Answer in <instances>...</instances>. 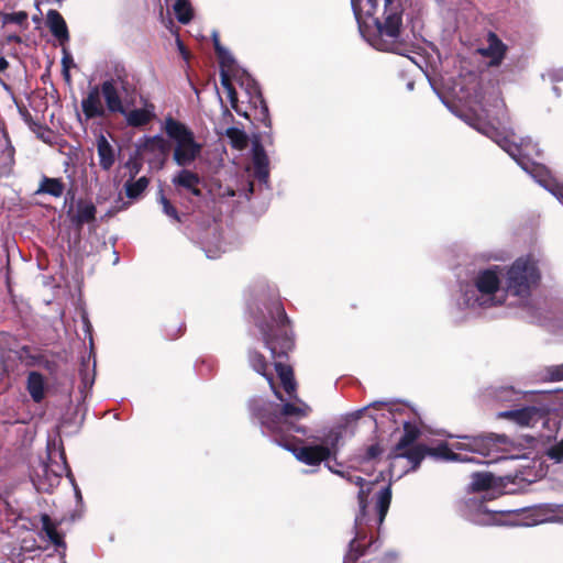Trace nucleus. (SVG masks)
Here are the masks:
<instances>
[{
  "label": "nucleus",
  "instance_id": "12",
  "mask_svg": "<svg viewBox=\"0 0 563 563\" xmlns=\"http://www.w3.org/2000/svg\"><path fill=\"white\" fill-rule=\"evenodd\" d=\"M468 518L472 522L479 526H500L504 523V512L499 510H490L486 507L485 501H471Z\"/></svg>",
  "mask_w": 563,
  "mask_h": 563
},
{
  "label": "nucleus",
  "instance_id": "59",
  "mask_svg": "<svg viewBox=\"0 0 563 563\" xmlns=\"http://www.w3.org/2000/svg\"><path fill=\"white\" fill-rule=\"evenodd\" d=\"M139 173V168L135 169L134 174L132 175V178L135 176V174Z\"/></svg>",
  "mask_w": 563,
  "mask_h": 563
},
{
  "label": "nucleus",
  "instance_id": "38",
  "mask_svg": "<svg viewBox=\"0 0 563 563\" xmlns=\"http://www.w3.org/2000/svg\"><path fill=\"white\" fill-rule=\"evenodd\" d=\"M186 330L185 323L179 318H170L165 321L163 332L167 340H176L184 334Z\"/></svg>",
  "mask_w": 563,
  "mask_h": 563
},
{
  "label": "nucleus",
  "instance_id": "35",
  "mask_svg": "<svg viewBox=\"0 0 563 563\" xmlns=\"http://www.w3.org/2000/svg\"><path fill=\"white\" fill-rule=\"evenodd\" d=\"M420 430L418 427L409 421L404 423V434L399 439V441L395 444L393 450L401 451L413 444V442L419 438Z\"/></svg>",
  "mask_w": 563,
  "mask_h": 563
},
{
  "label": "nucleus",
  "instance_id": "50",
  "mask_svg": "<svg viewBox=\"0 0 563 563\" xmlns=\"http://www.w3.org/2000/svg\"><path fill=\"white\" fill-rule=\"evenodd\" d=\"M327 466H328L329 471L332 472L333 474H336V475L345 478L349 483L355 485V478L358 477L357 475H352L351 473L344 472V471H334L333 466H331L330 464H327Z\"/></svg>",
  "mask_w": 563,
  "mask_h": 563
},
{
  "label": "nucleus",
  "instance_id": "21",
  "mask_svg": "<svg viewBox=\"0 0 563 563\" xmlns=\"http://www.w3.org/2000/svg\"><path fill=\"white\" fill-rule=\"evenodd\" d=\"M46 25L60 45L69 41V31L63 15L54 9L47 11Z\"/></svg>",
  "mask_w": 563,
  "mask_h": 563
},
{
  "label": "nucleus",
  "instance_id": "23",
  "mask_svg": "<svg viewBox=\"0 0 563 563\" xmlns=\"http://www.w3.org/2000/svg\"><path fill=\"white\" fill-rule=\"evenodd\" d=\"M26 390L34 402H42L45 398L46 390L45 377L43 374L36 371L30 372L26 377Z\"/></svg>",
  "mask_w": 563,
  "mask_h": 563
},
{
  "label": "nucleus",
  "instance_id": "9",
  "mask_svg": "<svg viewBox=\"0 0 563 563\" xmlns=\"http://www.w3.org/2000/svg\"><path fill=\"white\" fill-rule=\"evenodd\" d=\"M464 121L482 134L490 137L494 140L501 148H504L512 158H515L521 166H523V163L520 161V147L512 143L507 137L503 136L501 139H498L500 135L499 131L488 121L481 118L476 113H465L462 117Z\"/></svg>",
  "mask_w": 563,
  "mask_h": 563
},
{
  "label": "nucleus",
  "instance_id": "29",
  "mask_svg": "<svg viewBox=\"0 0 563 563\" xmlns=\"http://www.w3.org/2000/svg\"><path fill=\"white\" fill-rule=\"evenodd\" d=\"M65 190V184L60 178H52L47 176H43L40 180V185L36 195H49L54 198H59L63 196Z\"/></svg>",
  "mask_w": 563,
  "mask_h": 563
},
{
  "label": "nucleus",
  "instance_id": "48",
  "mask_svg": "<svg viewBox=\"0 0 563 563\" xmlns=\"http://www.w3.org/2000/svg\"><path fill=\"white\" fill-rule=\"evenodd\" d=\"M228 98L230 100L232 109L241 117H244L246 119H250L251 115L246 111H242L239 107V100H238V92L235 88L229 89L228 91Z\"/></svg>",
  "mask_w": 563,
  "mask_h": 563
},
{
  "label": "nucleus",
  "instance_id": "57",
  "mask_svg": "<svg viewBox=\"0 0 563 563\" xmlns=\"http://www.w3.org/2000/svg\"><path fill=\"white\" fill-rule=\"evenodd\" d=\"M33 20H34L35 22H40V18H38V16H33Z\"/></svg>",
  "mask_w": 563,
  "mask_h": 563
},
{
  "label": "nucleus",
  "instance_id": "31",
  "mask_svg": "<svg viewBox=\"0 0 563 563\" xmlns=\"http://www.w3.org/2000/svg\"><path fill=\"white\" fill-rule=\"evenodd\" d=\"M429 455L435 459L451 462H468L470 459L462 456L460 453H455L448 443L441 442L435 448H429Z\"/></svg>",
  "mask_w": 563,
  "mask_h": 563
},
{
  "label": "nucleus",
  "instance_id": "2",
  "mask_svg": "<svg viewBox=\"0 0 563 563\" xmlns=\"http://www.w3.org/2000/svg\"><path fill=\"white\" fill-rule=\"evenodd\" d=\"M294 399L296 402L282 405L262 399H252L249 402L251 416L276 443L291 438V433L307 434V428L298 424L297 420L308 417L312 409L298 397Z\"/></svg>",
  "mask_w": 563,
  "mask_h": 563
},
{
  "label": "nucleus",
  "instance_id": "49",
  "mask_svg": "<svg viewBox=\"0 0 563 563\" xmlns=\"http://www.w3.org/2000/svg\"><path fill=\"white\" fill-rule=\"evenodd\" d=\"M547 455L556 463L563 462V439L559 443L552 445L548 450Z\"/></svg>",
  "mask_w": 563,
  "mask_h": 563
},
{
  "label": "nucleus",
  "instance_id": "7",
  "mask_svg": "<svg viewBox=\"0 0 563 563\" xmlns=\"http://www.w3.org/2000/svg\"><path fill=\"white\" fill-rule=\"evenodd\" d=\"M277 444L291 452L299 462L309 466H318L322 462L330 461L329 451L320 443L305 445L302 440L291 437Z\"/></svg>",
  "mask_w": 563,
  "mask_h": 563
},
{
  "label": "nucleus",
  "instance_id": "24",
  "mask_svg": "<svg viewBox=\"0 0 563 563\" xmlns=\"http://www.w3.org/2000/svg\"><path fill=\"white\" fill-rule=\"evenodd\" d=\"M274 366L284 390L290 398H297V382L295 379L292 367L282 362H275Z\"/></svg>",
  "mask_w": 563,
  "mask_h": 563
},
{
  "label": "nucleus",
  "instance_id": "32",
  "mask_svg": "<svg viewBox=\"0 0 563 563\" xmlns=\"http://www.w3.org/2000/svg\"><path fill=\"white\" fill-rule=\"evenodd\" d=\"M391 503V488L387 485L376 494L377 522L382 525Z\"/></svg>",
  "mask_w": 563,
  "mask_h": 563
},
{
  "label": "nucleus",
  "instance_id": "27",
  "mask_svg": "<svg viewBox=\"0 0 563 563\" xmlns=\"http://www.w3.org/2000/svg\"><path fill=\"white\" fill-rule=\"evenodd\" d=\"M97 152L99 165L103 170H109L115 162L114 150L103 134L97 137Z\"/></svg>",
  "mask_w": 563,
  "mask_h": 563
},
{
  "label": "nucleus",
  "instance_id": "19",
  "mask_svg": "<svg viewBox=\"0 0 563 563\" xmlns=\"http://www.w3.org/2000/svg\"><path fill=\"white\" fill-rule=\"evenodd\" d=\"M100 91L106 101V110L110 113L125 114V108L122 103L121 92L114 81L104 80L100 86Z\"/></svg>",
  "mask_w": 563,
  "mask_h": 563
},
{
  "label": "nucleus",
  "instance_id": "36",
  "mask_svg": "<svg viewBox=\"0 0 563 563\" xmlns=\"http://www.w3.org/2000/svg\"><path fill=\"white\" fill-rule=\"evenodd\" d=\"M19 112L22 115L24 122L31 129V131L34 132L37 135V137L41 139L42 141L48 142L45 134H51L52 130L48 126L43 125L40 122L35 121L33 119L32 114L30 113V111L24 106L19 107Z\"/></svg>",
  "mask_w": 563,
  "mask_h": 563
},
{
  "label": "nucleus",
  "instance_id": "52",
  "mask_svg": "<svg viewBox=\"0 0 563 563\" xmlns=\"http://www.w3.org/2000/svg\"><path fill=\"white\" fill-rule=\"evenodd\" d=\"M69 70H70L69 68H62V74H63L64 80L68 85L71 84V76H70Z\"/></svg>",
  "mask_w": 563,
  "mask_h": 563
},
{
  "label": "nucleus",
  "instance_id": "55",
  "mask_svg": "<svg viewBox=\"0 0 563 563\" xmlns=\"http://www.w3.org/2000/svg\"><path fill=\"white\" fill-rule=\"evenodd\" d=\"M178 45H179L181 54L184 55L185 58H187V53H185V49H184V46H183L181 42H178Z\"/></svg>",
  "mask_w": 563,
  "mask_h": 563
},
{
  "label": "nucleus",
  "instance_id": "33",
  "mask_svg": "<svg viewBox=\"0 0 563 563\" xmlns=\"http://www.w3.org/2000/svg\"><path fill=\"white\" fill-rule=\"evenodd\" d=\"M41 523H42V530L45 532L49 541L56 547V548H65L66 543L64 541V538L60 533H58L56 529V525L52 521L51 517L47 514L41 515Z\"/></svg>",
  "mask_w": 563,
  "mask_h": 563
},
{
  "label": "nucleus",
  "instance_id": "1",
  "mask_svg": "<svg viewBox=\"0 0 563 563\" xmlns=\"http://www.w3.org/2000/svg\"><path fill=\"white\" fill-rule=\"evenodd\" d=\"M360 33L376 49L404 54L401 0H384L382 18L375 16L377 0H351Z\"/></svg>",
  "mask_w": 563,
  "mask_h": 563
},
{
  "label": "nucleus",
  "instance_id": "56",
  "mask_svg": "<svg viewBox=\"0 0 563 563\" xmlns=\"http://www.w3.org/2000/svg\"><path fill=\"white\" fill-rule=\"evenodd\" d=\"M224 113L228 114L231 119H233V115L228 108H225Z\"/></svg>",
  "mask_w": 563,
  "mask_h": 563
},
{
  "label": "nucleus",
  "instance_id": "34",
  "mask_svg": "<svg viewBox=\"0 0 563 563\" xmlns=\"http://www.w3.org/2000/svg\"><path fill=\"white\" fill-rule=\"evenodd\" d=\"M143 152L158 153L161 155H167L169 152L168 142L161 135L146 136L144 143L140 146Z\"/></svg>",
  "mask_w": 563,
  "mask_h": 563
},
{
  "label": "nucleus",
  "instance_id": "18",
  "mask_svg": "<svg viewBox=\"0 0 563 563\" xmlns=\"http://www.w3.org/2000/svg\"><path fill=\"white\" fill-rule=\"evenodd\" d=\"M247 358H249V363H250L251 367L256 373H258L260 375H262L263 377L266 378L271 388L274 391L275 397L277 399H279L280 401H284L283 394L276 388L273 374L267 372L268 362L266 361V357L257 350H250L247 352Z\"/></svg>",
  "mask_w": 563,
  "mask_h": 563
},
{
  "label": "nucleus",
  "instance_id": "30",
  "mask_svg": "<svg viewBox=\"0 0 563 563\" xmlns=\"http://www.w3.org/2000/svg\"><path fill=\"white\" fill-rule=\"evenodd\" d=\"M384 453V448L376 441L358 451L355 461L358 464H367L378 462Z\"/></svg>",
  "mask_w": 563,
  "mask_h": 563
},
{
  "label": "nucleus",
  "instance_id": "13",
  "mask_svg": "<svg viewBox=\"0 0 563 563\" xmlns=\"http://www.w3.org/2000/svg\"><path fill=\"white\" fill-rule=\"evenodd\" d=\"M486 41L487 46L478 48L477 53L485 58H489V67H499L506 57L508 46L493 31L488 32Z\"/></svg>",
  "mask_w": 563,
  "mask_h": 563
},
{
  "label": "nucleus",
  "instance_id": "47",
  "mask_svg": "<svg viewBox=\"0 0 563 563\" xmlns=\"http://www.w3.org/2000/svg\"><path fill=\"white\" fill-rule=\"evenodd\" d=\"M545 379L549 382L563 380V364L545 367Z\"/></svg>",
  "mask_w": 563,
  "mask_h": 563
},
{
  "label": "nucleus",
  "instance_id": "41",
  "mask_svg": "<svg viewBox=\"0 0 563 563\" xmlns=\"http://www.w3.org/2000/svg\"><path fill=\"white\" fill-rule=\"evenodd\" d=\"M225 135L230 140V143L233 148L235 150H244L247 146V135L243 130H240L238 128H228L225 131Z\"/></svg>",
  "mask_w": 563,
  "mask_h": 563
},
{
  "label": "nucleus",
  "instance_id": "42",
  "mask_svg": "<svg viewBox=\"0 0 563 563\" xmlns=\"http://www.w3.org/2000/svg\"><path fill=\"white\" fill-rule=\"evenodd\" d=\"M494 476L490 473H474L472 475L471 487L474 492H484L493 486Z\"/></svg>",
  "mask_w": 563,
  "mask_h": 563
},
{
  "label": "nucleus",
  "instance_id": "43",
  "mask_svg": "<svg viewBox=\"0 0 563 563\" xmlns=\"http://www.w3.org/2000/svg\"><path fill=\"white\" fill-rule=\"evenodd\" d=\"M27 18L29 15L25 11H18L12 13L0 12V22L2 23V25L15 23L26 29L29 26Z\"/></svg>",
  "mask_w": 563,
  "mask_h": 563
},
{
  "label": "nucleus",
  "instance_id": "26",
  "mask_svg": "<svg viewBox=\"0 0 563 563\" xmlns=\"http://www.w3.org/2000/svg\"><path fill=\"white\" fill-rule=\"evenodd\" d=\"M343 439V429L338 426L329 430L321 439L320 445L329 451V459L336 462L340 444Z\"/></svg>",
  "mask_w": 563,
  "mask_h": 563
},
{
  "label": "nucleus",
  "instance_id": "58",
  "mask_svg": "<svg viewBox=\"0 0 563 563\" xmlns=\"http://www.w3.org/2000/svg\"><path fill=\"white\" fill-rule=\"evenodd\" d=\"M351 308H352V309H356V308H357V305H356V303H352V305H351Z\"/></svg>",
  "mask_w": 563,
  "mask_h": 563
},
{
  "label": "nucleus",
  "instance_id": "46",
  "mask_svg": "<svg viewBox=\"0 0 563 563\" xmlns=\"http://www.w3.org/2000/svg\"><path fill=\"white\" fill-rule=\"evenodd\" d=\"M109 81H114L115 85L119 87V91L122 95L131 96L134 93L135 88L134 86L129 81L126 75H117L115 78L108 79Z\"/></svg>",
  "mask_w": 563,
  "mask_h": 563
},
{
  "label": "nucleus",
  "instance_id": "51",
  "mask_svg": "<svg viewBox=\"0 0 563 563\" xmlns=\"http://www.w3.org/2000/svg\"><path fill=\"white\" fill-rule=\"evenodd\" d=\"M63 58H62V68H69L70 67H74L75 64H74V59H73V56L67 52L66 48L63 49Z\"/></svg>",
  "mask_w": 563,
  "mask_h": 563
},
{
  "label": "nucleus",
  "instance_id": "22",
  "mask_svg": "<svg viewBox=\"0 0 563 563\" xmlns=\"http://www.w3.org/2000/svg\"><path fill=\"white\" fill-rule=\"evenodd\" d=\"M76 207V213L71 217V222L77 229L96 221L97 208L91 201L79 199Z\"/></svg>",
  "mask_w": 563,
  "mask_h": 563
},
{
  "label": "nucleus",
  "instance_id": "28",
  "mask_svg": "<svg viewBox=\"0 0 563 563\" xmlns=\"http://www.w3.org/2000/svg\"><path fill=\"white\" fill-rule=\"evenodd\" d=\"M253 164L255 176L260 180H266L269 175V162L263 145L260 143H255L253 147Z\"/></svg>",
  "mask_w": 563,
  "mask_h": 563
},
{
  "label": "nucleus",
  "instance_id": "5",
  "mask_svg": "<svg viewBox=\"0 0 563 563\" xmlns=\"http://www.w3.org/2000/svg\"><path fill=\"white\" fill-rule=\"evenodd\" d=\"M166 134L176 142L174 161L178 166L190 165L201 153V144L197 143L192 131L184 123L167 118L165 120Z\"/></svg>",
  "mask_w": 563,
  "mask_h": 563
},
{
  "label": "nucleus",
  "instance_id": "20",
  "mask_svg": "<svg viewBox=\"0 0 563 563\" xmlns=\"http://www.w3.org/2000/svg\"><path fill=\"white\" fill-rule=\"evenodd\" d=\"M427 455H429V446L424 444H417L401 451L391 450L388 453L387 459L390 461L396 459H407L411 465L410 470L416 471Z\"/></svg>",
  "mask_w": 563,
  "mask_h": 563
},
{
  "label": "nucleus",
  "instance_id": "11",
  "mask_svg": "<svg viewBox=\"0 0 563 563\" xmlns=\"http://www.w3.org/2000/svg\"><path fill=\"white\" fill-rule=\"evenodd\" d=\"M18 358L27 367L41 366L48 374L55 375L58 371V363L49 360L45 353L30 345H23L16 352Z\"/></svg>",
  "mask_w": 563,
  "mask_h": 563
},
{
  "label": "nucleus",
  "instance_id": "44",
  "mask_svg": "<svg viewBox=\"0 0 563 563\" xmlns=\"http://www.w3.org/2000/svg\"><path fill=\"white\" fill-rule=\"evenodd\" d=\"M157 201L163 208V212L169 217L170 219L175 220L176 222H181V219L179 217V213L176 209V207L170 202V200L165 196L164 190L159 189L157 194Z\"/></svg>",
  "mask_w": 563,
  "mask_h": 563
},
{
  "label": "nucleus",
  "instance_id": "53",
  "mask_svg": "<svg viewBox=\"0 0 563 563\" xmlns=\"http://www.w3.org/2000/svg\"><path fill=\"white\" fill-rule=\"evenodd\" d=\"M9 67V62L4 57H0V74Z\"/></svg>",
  "mask_w": 563,
  "mask_h": 563
},
{
  "label": "nucleus",
  "instance_id": "17",
  "mask_svg": "<svg viewBox=\"0 0 563 563\" xmlns=\"http://www.w3.org/2000/svg\"><path fill=\"white\" fill-rule=\"evenodd\" d=\"M355 485L360 487L357 493V500L360 506V512L355 517V529L356 531H361L363 523L367 522V504L368 497L373 492V488L376 486L375 482H366L363 477L355 478Z\"/></svg>",
  "mask_w": 563,
  "mask_h": 563
},
{
  "label": "nucleus",
  "instance_id": "16",
  "mask_svg": "<svg viewBox=\"0 0 563 563\" xmlns=\"http://www.w3.org/2000/svg\"><path fill=\"white\" fill-rule=\"evenodd\" d=\"M542 410L534 406L501 411L497 415L498 418L515 421L522 427L534 426L540 419H542Z\"/></svg>",
  "mask_w": 563,
  "mask_h": 563
},
{
  "label": "nucleus",
  "instance_id": "25",
  "mask_svg": "<svg viewBox=\"0 0 563 563\" xmlns=\"http://www.w3.org/2000/svg\"><path fill=\"white\" fill-rule=\"evenodd\" d=\"M154 104H146L145 108L142 109H133L129 112L125 111L126 123L132 128H142L147 125L154 118Z\"/></svg>",
  "mask_w": 563,
  "mask_h": 563
},
{
  "label": "nucleus",
  "instance_id": "6",
  "mask_svg": "<svg viewBox=\"0 0 563 563\" xmlns=\"http://www.w3.org/2000/svg\"><path fill=\"white\" fill-rule=\"evenodd\" d=\"M236 81L249 95V101L254 110V119L263 123L265 126H271L268 107L258 82L241 67Z\"/></svg>",
  "mask_w": 563,
  "mask_h": 563
},
{
  "label": "nucleus",
  "instance_id": "10",
  "mask_svg": "<svg viewBox=\"0 0 563 563\" xmlns=\"http://www.w3.org/2000/svg\"><path fill=\"white\" fill-rule=\"evenodd\" d=\"M462 441L453 444L456 450L470 451L477 453L482 456H489L490 453L498 446V444H505L507 442L506 435L496 433L478 434V435H465L461 437Z\"/></svg>",
  "mask_w": 563,
  "mask_h": 563
},
{
  "label": "nucleus",
  "instance_id": "39",
  "mask_svg": "<svg viewBox=\"0 0 563 563\" xmlns=\"http://www.w3.org/2000/svg\"><path fill=\"white\" fill-rule=\"evenodd\" d=\"M174 11L181 24H188L194 18V10L189 0H176Z\"/></svg>",
  "mask_w": 563,
  "mask_h": 563
},
{
  "label": "nucleus",
  "instance_id": "3",
  "mask_svg": "<svg viewBox=\"0 0 563 563\" xmlns=\"http://www.w3.org/2000/svg\"><path fill=\"white\" fill-rule=\"evenodd\" d=\"M265 310L269 320L263 313L255 317V325L260 330L265 346L274 358L287 357L295 347V338L290 329L291 321L288 318L283 302L278 298L269 299L265 303Z\"/></svg>",
  "mask_w": 563,
  "mask_h": 563
},
{
  "label": "nucleus",
  "instance_id": "37",
  "mask_svg": "<svg viewBox=\"0 0 563 563\" xmlns=\"http://www.w3.org/2000/svg\"><path fill=\"white\" fill-rule=\"evenodd\" d=\"M223 65L225 66H220V78L222 87L228 91L234 88L232 79H238L240 66L236 64L235 59H232L230 63H224Z\"/></svg>",
  "mask_w": 563,
  "mask_h": 563
},
{
  "label": "nucleus",
  "instance_id": "45",
  "mask_svg": "<svg viewBox=\"0 0 563 563\" xmlns=\"http://www.w3.org/2000/svg\"><path fill=\"white\" fill-rule=\"evenodd\" d=\"M213 48L217 54L219 66H224V63H230L234 57L222 46L219 35L213 33L212 35Z\"/></svg>",
  "mask_w": 563,
  "mask_h": 563
},
{
  "label": "nucleus",
  "instance_id": "14",
  "mask_svg": "<svg viewBox=\"0 0 563 563\" xmlns=\"http://www.w3.org/2000/svg\"><path fill=\"white\" fill-rule=\"evenodd\" d=\"M81 110L87 121L96 118H106L107 110L101 102L99 86L89 87L87 97L81 100Z\"/></svg>",
  "mask_w": 563,
  "mask_h": 563
},
{
  "label": "nucleus",
  "instance_id": "54",
  "mask_svg": "<svg viewBox=\"0 0 563 563\" xmlns=\"http://www.w3.org/2000/svg\"><path fill=\"white\" fill-rule=\"evenodd\" d=\"M8 41L9 42H14V43H18V44H20L22 42V40H21V37L19 35H10L8 37Z\"/></svg>",
  "mask_w": 563,
  "mask_h": 563
},
{
  "label": "nucleus",
  "instance_id": "4",
  "mask_svg": "<svg viewBox=\"0 0 563 563\" xmlns=\"http://www.w3.org/2000/svg\"><path fill=\"white\" fill-rule=\"evenodd\" d=\"M540 283L539 261L532 254L516 258L504 277L505 291L522 300L529 299Z\"/></svg>",
  "mask_w": 563,
  "mask_h": 563
},
{
  "label": "nucleus",
  "instance_id": "40",
  "mask_svg": "<svg viewBox=\"0 0 563 563\" xmlns=\"http://www.w3.org/2000/svg\"><path fill=\"white\" fill-rule=\"evenodd\" d=\"M150 180L147 177L142 176L137 180H128L124 184L125 195L130 199H137L147 188Z\"/></svg>",
  "mask_w": 563,
  "mask_h": 563
},
{
  "label": "nucleus",
  "instance_id": "15",
  "mask_svg": "<svg viewBox=\"0 0 563 563\" xmlns=\"http://www.w3.org/2000/svg\"><path fill=\"white\" fill-rule=\"evenodd\" d=\"M172 183L176 187L178 194H181V189H184L195 197H202V190L199 187L201 184V177L190 169H180L172 178Z\"/></svg>",
  "mask_w": 563,
  "mask_h": 563
},
{
  "label": "nucleus",
  "instance_id": "8",
  "mask_svg": "<svg viewBox=\"0 0 563 563\" xmlns=\"http://www.w3.org/2000/svg\"><path fill=\"white\" fill-rule=\"evenodd\" d=\"M498 266L482 269L474 277L473 283L476 290L481 294V298L477 297L475 302L479 307H493L496 306L495 294L499 290L500 278Z\"/></svg>",
  "mask_w": 563,
  "mask_h": 563
}]
</instances>
